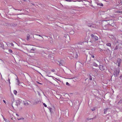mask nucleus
Returning a JSON list of instances; mask_svg holds the SVG:
<instances>
[{
  "mask_svg": "<svg viewBox=\"0 0 122 122\" xmlns=\"http://www.w3.org/2000/svg\"><path fill=\"white\" fill-rule=\"evenodd\" d=\"M11 46H14V44H13V43H11Z\"/></svg>",
  "mask_w": 122,
  "mask_h": 122,
  "instance_id": "4be33fe9",
  "label": "nucleus"
},
{
  "mask_svg": "<svg viewBox=\"0 0 122 122\" xmlns=\"http://www.w3.org/2000/svg\"><path fill=\"white\" fill-rule=\"evenodd\" d=\"M87 25L88 26L90 27H94V25L92 24H88Z\"/></svg>",
  "mask_w": 122,
  "mask_h": 122,
  "instance_id": "7ed1b4c3",
  "label": "nucleus"
},
{
  "mask_svg": "<svg viewBox=\"0 0 122 122\" xmlns=\"http://www.w3.org/2000/svg\"><path fill=\"white\" fill-rule=\"evenodd\" d=\"M39 102H36V103H35V104H37Z\"/></svg>",
  "mask_w": 122,
  "mask_h": 122,
  "instance_id": "cd10ccee",
  "label": "nucleus"
},
{
  "mask_svg": "<svg viewBox=\"0 0 122 122\" xmlns=\"http://www.w3.org/2000/svg\"><path fill=\"white\" fill-rule=\"evenodd\" d=\"M17 119L18 120H21V119L23 120V119H24V118H23V117H22L21 118H18Z\"/></svg>",
  "mask_w": 122,
  "mask_h": 122,
  "instance_id": "ddd939ff",
  "label": "nucleus"
},
{
  "mask_svg": "<svg viewBox=\"0 0 122 122\" xmlns=\"http://www.w3.org/2000/svg\"><path fill=\"white\" fill-rule=\"evenodd\" d=\"M9 51L11 53H12V51L11 50H9Z\"/></svg>",
  "mask_w": 122,
  "mask_h": 122,
  "instance_id": "4468645a",
  "label": "nucleus"
},
{
  "mask_svg": "<svg viewBox=\"0 0 122 122\" xmlns=\"http://www.w3.org/2000/svg\"><path fill=\"white\" fill-rule=\"evenodd\" d=\"M38 83L40 84H42V83H39V82H38Z\"/></svg>",
  "mask_w": 122,
  "mask_h": 122,
  "instance_id": "393cba45",
  "label": "nucleus"
},
{
  "mask_svg": "<svg viewBox=\"0 0 122 122\" xmlns=\"http://www.w3.org/2000/svg\"><path fill=\"white\" fill-rule=\"evenodd\" d=\"M108 108H107L106 109H105L104 110V114H106V112L107 111V110Z\"/></svg>",
  "mask_w": 122,
  "mask_h": 122,
  "instance_id": "f8f14e48",
  "label": "nucleus"
},
{
  "mask_svg": "<svg viewBox=\"0 0 122 122\" xmlns=\"http://www.w3.org/2000/svg\"><path fill=\"white\" fill-rule=\"evenodd\" d=\"M10 79L9 78H8V81L9 82V84H10Z\"/></svg>",
  "mask_w": 122,
  "mask_h": 122,
  "instance_id": "2eb2a0df",
  "label": "nucleus"
},
{
  "mask_svg": "<svg viewBox=\"0 0 122 122\" xmlns=\"http://www.w3.org/2000/svg\"><path fill=\"white\" fill-rule=\"evenodd\" d=\"M103 4H101V6H103Z\"/></svg>",
  "mask_w": 122,
  "mask_h": 122,
  "instance_id": "a878e982",
  "label": "nucleus"
},
{
  "mask_svg": "<svg viewBox=\"0 0 122 122\" xmlns=\"http://www.w3.org/2000/svg\"><path fill=\"white\" fill-rule=\"evenodd\" d=\"M66 84L67 85H68L69 86V83L67 82H66Z\"/></svg>",
  "mask_w": 122,
  "mask_h": 122,
  "instance_id": "a211bd4d",
  "label": "nucleus"
},
{
  "mask_svg": "<svg viewBox=\"0 0 122 122\" xmlns=\"http://www.w3.org/2000/svg\"><path fill=\"white\" fill-rule=\"evenodd\" d=\"M116 12L117 13H119L122 14V11L118 10Z\"/></svg>",
  "mask_w": 122,
  "mask_h": 122,
  "instance_id": "1a4fd4ad",
  "label": "nucleus"
},
{
  "mask_svg": "<svg viewBox=\"0 0 122 122\" xmlns=\"http://www.w3.org/2000/svg\"><path fill=\"white\" fill-rule=\"evenodd\" d=\"M30 36H27V40H28L30 39Z\"/></svg>",
  "mask_w": 122,
  "mask_h": 122,
  "instance_id": "9b49d317",
  "label": "nucleus"
},
{
  "mask_svg": "<svg viewBox=\"0 0 122 122\" xmlns=\"http://www.w3.org/2000/svg\"><path fill=\"white\" fill-rule=\"evenodd\" d=\"M16 115L17 116H19V115L17 114H16Z\"/></svg>",
  "mask_w": 122,
  "mask_h": 122,
  "instance_id": "bb28decb",
  "label": "nucleus"
},
{
  "mask_svg": "<svg viewBox=\"0 0 122 122\" xmlns=\"http://www.w3.org/2000/svg\"><path fill=\"white\" fill-rule=\"evenodd\" d=\"M39 36H41V38H42V40H43V37H42V36H41V35H39Z\"/></svg>",
  "mask_w": 122,
  "mask_h": 122,
  "instance_id": "6ab92c4d",
  "label": "nucleus"
},
{
  "mask_svg": "<svg viewBox=\"0 0 122 122\" xmlns=\"http://www.w3.org/2000/svg\"><path fill=\"white\" fill-rule=\"evenodd\" d=\"M14 93L15 95H16L17 93V91L16 90H14Z\"/></svg>",
  "mask_w": 122,
  "mask_h": 122,
  "instance_id": "6e6552de",
  "label": "nucleus"
},
{
  "mask_svg": "<svg viewBox=\"0 0 122 122\" xmlns=\"http://www.w3.org/2000/svg\"><path fill=\"white\" fill-rule=\"evenodd\" d=\"M117 46L115 48V50H116L117 49Z\"/></svg>",
  "mask_w": 122,
  "mask_h": 122,
  "instance_id": "5701e85b",
  "label": "nucleus"
},
{
  "mask_svg": "<svg viewBox=\"0 0 122 122\" xmlns=\"http://www.w3.org/2000/svg\"><path fill=\"white\" fill-rule=\"evenodd\" d=\"M99 68L101 71H104L105 69V67L103 65H100L99 66Z\"/></svg>",
  "mask_w": 122,
  "mask_h": 122,
  "instance_id": "f03ea898",
  "label": "nucleus"
},
{
  "mask_svg": "<svg viewBox=\"0 0 122 122\" xmlns=\"http://www.w3.org/2000/svg\"><path fill=\"white\" fill-rule=\"evenodd\" d=\"M93 65L96 67H97L98 66L97 64L95 62L93 63Z\"/></svg>",
  "mask_w": 122,
  "mask_h": 122,
  "instance_id": "39448f33",
  "label": "nucleus"
},
{
  "mask_svg": "<svg viewBox=\"0 0 122 122\" xmlns=\"http://www.w3.org/2000/svg\"><path fill=\"white\" fill-rule=\"evenodd\" d=\"M92 38L93 40L95 41L97 40H98V38L97 36L94 35L93 34H92L91 35Z\"/></svg>",
  "mask_w": 122,
  "mask_h": 122,
  "instance_id": "f257e3e1",
  "label": "nucleus"
},
{
  "mask_svg": "<svg viewBox=\"0 0 122 122\" xmlns=\"http://www.w3.org/2000/svg\"><path fill=\"white\" fill-rule=\"evenodd\" d=\"M43 104L44 106H45V107H47L45 103H43Z\"/></svg>",
  "mask_w": 122,
  "mask_h": 122,
  "instance_id": "dca6fc26",
  "label": "nucleus"
},
{
  "mask_svg": "<svg viewBox=\"0 0 122 122\" xmlns=\"http://www.w3.org/2000/svg\"><path fill=\"white\" fill-rule=\"evenodd\" d=\"M24 104L25 105H29V103L27 101H26L24 102Z\"/></svg>",
  "mask_w": 122,
  "mask_h": 122,
  "instance_id": "20e7f679",
  "label": "nucleus"
},
{
  "mask_svg": "<svg viewBox=\"0 0 122 122\" xmlns=\"http://www.w3.org/2000/svg\"><path fill=\"white\" fill-rule=\"evenodd\" d=\"M89 79L90 80H92V77L91 76H90V78H89Z\"/></svg>",
  "mask_w": 122,
  "mask_h": 122,
  "instance_id": "f3484780",
  "label": "nucleus"
},
{
  "mask_svg": "<svg viewBox=\"0 0 122 122\" xmlns=\"http://www.w3.org/2000/svg\"><path fill=\"white\" fill-rule=\"evenodd\" d=\"M106 45L107 46H110V47L111 46V45L110 43H108Z\"/></svg>",
  "mask_w": 122,
  "mask_h": 122,
  "instance_id": "423d86ee",
  "label": "nucleus"
},
{
  "mask_svg": "<svg viewBox=\"0 0 122 122\" xmlns=\"http://www.w3.org/2000/svg\"><path fill=\"white\" fill-rule=\"evenodd\" d=\"M75 57L76 58H77L78 57V54H77V53H76L75 54Z\"/></svg>",
  "mask_w": 122,
  "mask_h": 122,
  "instance_id": "9d476101",
  "label": "nucleus"
},
{
  "mask_svg": "<svg viewBox=\"0 0 122 122\" xmlns=\"http://www.w3.org/2000/svg\"><path fill=\"white\" fill-rule=\"evenodd\" d=\"M120 101H122V99H121Z\"/></svg>",
  "mask_w": 122,
  "mask_h": 122,
  "instance_id": "c85d7f7f",
  "label": "nucleus"
},
{
  "mask_svg": "<svg viewBox=\"0 0 122 122\" xmlns=\"http://www.w3.org/2000/svg\"><path fill=\"white\" fill-rule=\"evenodd\" d=\"M92 57L93 58H94V56L93 55H91Z\"/></svg>",
  "mask_w": 122,
  "mask_h": 122,
  "instance_id": "aec40b11",
  "label": "nucleus"
},
{
  "mask_svg": "<svg viewBox=\"0 0 122 122\" xmlns=\"http://www.w3.org/2000/svg\"><path fill=\"white\" fill-rule=\"evenodd\" d=\"M121 59L120 58L118 59L117 61H118L119 62V63H120V62H121Z\"/></svg>",
  "mask_w": 122,
  "mask_h": 122,
  "instance_id": "0eeeda50",
  "label": "nucleus"
},
{
  "mask_svg": "<svg viewBox=\"0 0 122 122\" xmlns=\"http://www.w3.org/2000/svg\"><path fill=\"white\" fill-rule=\"evenodd\" d=\"M120 63H118V66H120Z\"/></svg>",
  "mask_w": 122,
  "mask_h": 122,
  "instance_id": "b1692460",
  "label": "nucleus"
},
{
  "mask_svg": "<svg viewBox=\"0 0 122 122\" xmlns=\"http://www.w3.org/2000/svg\"><path fill=\"white\" fill-rule=\"evenodd\" d=\"M3 101L4 102V103H5V104H6V102L5 101V100H3Z\"/></svg>",
  "mask_w": 122,
  "mask_h": 122,
  "instance_id": "412c9836",
  "label": "nucleus"
}]
</instances>
